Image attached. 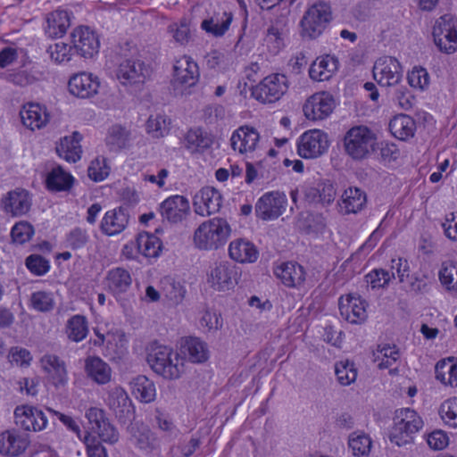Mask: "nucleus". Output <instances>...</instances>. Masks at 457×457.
<instances>
[{
	"label": "nucleus",
	"mask_w": 457,
	"mask_h": 457,
	"mask_svg": "<svg viewBox=\"0 0 457 457\" xmlns=\"http://www.w3.org/2000/svg\"><path fill=\"white\" fill-rule=\"evenodd\" d=\"M145 356L151 370L165 379H178L185 372L184 359L170 345L153 341L145 348Z\"/></svg>",
	"instance_id": "1"
},
{
	"label": "nucleus",
	"mask_w": 457,
	"mask_h": 457,
	"mask_svg": "<svg viewBox=\"0 0 457 457\" xmlns=\"http://www.w3.org/2000/svg\"><path fill=\"white\" fill-rule=\"evenodd\" d=\"M425 427L420 413L410 407H402L394 411L388 437L397 446H406L414 443L415 438Z\"/></svg>",
	"instance_id": "2"
},
{
	"label": "nucleus",
	"mask_w": 457,
	"mask_h": 457,
	"mask_svg": "<svg viewBox=\"0 0 457 457\" xmlns=\"http://www.w3.org/2000/svg\"><path fill=\"white\" fill-rule=\"evenodd\" d=\"M232 233L229 223L222 218L203 221L194 231L193 244L202 251H215L223 247Z\"/></svg>",
	"instance_id": "3"
},
{
	"label": "nucleus",
	"mask_w": 457,
	"mask_h": 457,
	"mask_svg": "<svg viewBox=\"0 0 457 457\" xmlns=\"http://www.w3.org/2000/svg\"><path fill=\"white\" fill-rule=\"evenodd\" d=\"M345 154L353 161L368 159L377 149L378 138L375 132L365 125H355L344 135Z\"/></svg>",
	"instance_id": "4"
},
{
	"label": "nucleus",
	"mask_w": 457,
	"mask_h": 457,
	"mask_svg": "<svg viewBox=\"0 0 457 457\" xmlns=\"http://www.w3.org/2000/svg\"><path fill=\"white\" fill-rule=\"evenodd\" d=\"M239 269L228 261H220L210 265L206 271V286L213 292L229 294L241 280Z\"/></svg>",
	"instance_id": "5"
},
{
	"label": "nucleus",
	"mask_w": 457,
	"mask_h": 457,
	"mask_svg": "<svg viewBox=\"0 0 457 457\" xmlns=\"http://www.w3.org/2000/svg\"><path fill=\"white\" fill-rule=\"evenodd\" d=\"M234 152L248 159L263 155V143L259 130L251 125H242L235 129L229 138Z\"/></svg>",
	"instance_id": "6"
},
{
	"label": "nucleus",
	"mask_w": 457,
	"mask_h": 457,
	"mask_svg": "<svg viewBox=\"0 0 457 457\" xmlns=\"http://www.w3.org/2000/svg\"><path fill=\"white\" fill-rule=\"evenodd\" d=\"M332 20L329 4L318 2L311 5L300 21V34L307 39H316L322 35Z\"/></svg>",
	"instance_id": "7"
},
{
	"label": "nucleus",
	"mask_w": 457,
	"mask_h": 457,
	"mask_svg": "<svg viewBox=\"0 0 457 457\" xmlns=\"http://www.w3.org/2000/svg\"><path fill=\"white\" fill-rule=\"evenodd\" d=\"M338 104L339 101L333 93L320 90L306 97L302 105V112L309 121H322L333 114Z\"/></svg>",
	"instance_id": "8"
},
{
	"label": "nucleus",
	"mask_w": 457,
	"mask_h": 457,
	"mask_svg": "<svg viewBox=\"0 0 457 457\" xmlns=\"http://www.w3.org/2000/svg\"><path fill=\"white\" fill-rule=\"evenodd\" d=\"M85 417L88 421L85 436H92L96 440L111 445L118 442L119 432L106 417L105 411L102 408L90 407L87 409Z\"/></svg>",
	"instance_id": "9"
},
{
	"label": "nucleus",
	"mask_w": 457,
	"mask_h": 457,
	"mask_svg": "<svg viewBox=\"0 0 457 457\" xmlns=\"http://www.w3.org/2000/svg\"><path fill=\"white\" fill-rule=\"evenodd\" d=\"M289 81L286 75L272 73L264 77L251 90L252 96L262 104L278 101L288 90Z\"/></svg>",
	"instance_id": "10"
},
{
	"label": "nucleus",
	"mask_w": 457,
	"mask_h": 457,
	"mask_svg": "<svg viewBox=\"0 0 457 457\" xmlns=\"http://www.w3.org/2000/svg\"><path fill=\"white\" fill-rule=\"evenodd\" d=\"M162 250V243L156 235L141 232L123 245L121 254L127 260H137L139 256L154 259L160 256Z\"/></svg>",
	"instance_id": "11"
},
{
	"label": "nucleus",
	"mask_w": 457,
	"mask_h": 457,
	"mask_svg": "<svg viewBox=\"0 0 457 457\" xmlns=\"http://www.w3.org/2000/svg\"><path fill=\"white\" fill-rule=\"evenodd\" d=\"M96 339L95 345L103 346V354L112 361H118L128 353V340L125 334L119 328L104 331L102 328H94Z\"/></svg>",
	"instance_id": "12"
},
{
	"label": "nucleus",
	"mask_w": 457,
	"mask_h": 457,
	"mask_svg": "<svg viewBox=\"0 0 457 457\" xmlns=\"http://www.w3.org/2000/svg\"><path fill=\"white\" fill-rule=\"evenodd\" d=\"M374 80L382 87H394L399 85L403 77V68L400 61L390 55L378 57L372 69Z\"/></svg>",
	"instance_id": "13"
},
{
	"label": "nucleus",
	"mask_w": 457,
	"mask_h": 457,
	"mask_svg": "<svg viewBox=\"0 0 457 457\" xmlns=\"http://www.w3.org/2000/svg\"><path fill=\"white\" fill-rule=\"evenodd\" d=\"M433 41L437 49L446 54L457 52V19L451 15L440 17L434 25Z\"/></svg>",
	"instance_id": "14"
},
{
	"label": "nucleus",
	"mask_w": 457,
	"mask_h": 457,
	"mask_svg": "<svg viewBox=\"0 0 457 457\" xmlns=\"http://www.w3.org/2000/svg\"><path fill=\"white\" fill-rule=\"evenodd\" d=\"M13 423L26 432H41L48 426L46 413L37 406L21 403L13 410Z\"/></svg>",
	"instance_id": "15"
},
{
	"label": "nucleus",
	"mask_w": 457,
	"mask_h": 457,
	"mask_svg": "<svg viewBox=\"0 0 457 457\" xmlns=\"http://www.w3.org/2000/svg\"><path fill=\"white\" fill-rule=\"evenodd\" d=\"M329 145L330 140L327 132L320 129H312L299 137L297 153L304 159H314L326 154Z\"/></svg>",
	"instance_id": "16"
},
{
	"label": "nucleus",
	"mask_w": 457,
	"mask_h": 457,
	"mask_svg": "<svg viewBox=\"0 0 457 457\" xmlns=\"http://www.w3.org/2000/svg\"><path fill=\"white\" fill-rule=\"evenodd\" d=\"M199 79L197 63L189 55L177 58L173 63L172 85L181 94L195 86Z\"/></svg>",
	"instance_id": "17"
},
{
	"label": "nucleus",
	"mask_w": 457,
	"mask_h": 457,
	"mask_svg": "<svg viewBox=\"0 0 457 457\" xmlns=\"http://www.w3.org/2000/svg\"><path fill=\"white\" fill-rule=\"evenodd\" d=\"M287 197L284 192L270 191L263 194L255 204V214L262 220H274L287 210Z\"/></svg>",
	"instance_id": "18"
},
{
	"label": "nucleus",
	"mask_w": 457,
	"mask_h": 457,
	"mask_svg": "<svg viewBox=\"0 0 457 457\" xmlns=\"http://www.w3.org/2000/svg\"><path fill=\"white\" fill-rule=\"evenodd\" d=\"M30 446L29 436L16 428H6L0 432V455L4 457H21Z\"/></svg>",
	"instance_id": "19"
},
{
	"label": "nucleus",
	"mask_w": 457,
	"mask_h": 457,
	"mask_svg": "<svg viewBox=\"0 0 457 457\" xmlns=\"http://www.w3.org/2000/svg\"><path fill=\"white\" fill-rule=\"evenodd\" d=\"M192 202L195 212L199 216L207 217L220 212L223 196L219 189L206 186L195 192Z\"/></svg>",
	"instance_id": "20"
},
{
	"label": "nucleus",
	"mask_w": 457,
	"mask_h": 457,
	"mask_svg": "<svg viewBox=\"0 0 457 457\" xmlns=\"http://www.w3.org/2000/svg\"><path fill=\"white\" fill-rule=\"evenodd\" d=\"M101 88L99 77L92 72L80 71L71 75L68 81L71 95L81 99H88L98 95Z\"/></svg>",
	"instance_id": "21"
},
{
	"label": "nucleus",
	"mask_w": 457,
	"mask_h": 457,
	"mask_svg": "<svg viewBox=\"0 0 457 457\" xmlns=\"http://www.w3.org/2000/svg\"><path fill=\"white\" fill-rule=\"evenodd\" d=\"M72 46L84 58H93L98 54L100 41L96 32L87 26L76 27L71 34Z\"/></svg>",
	"instance_id": "22"
},
{
	"label": "nucleus",
	"mask_w": 457,
	"mask_h": 457,
	"mask_svg": "<svg viewBox=\"0 0 457 457\" xmlns=\"http://www.w3.org/2000/svg\"><path fill=\"white\" fill-rule=\"evenodd\" d=\"M341 316L352 324H361L368 318V303L356 294H346L338 299Z\"/></svg>",
	"instance_id": "23"
},
{
	"label": "nucleus",
	"mask_w": 457,
	"mask_h": 457,
	"mask_svg": "<svg viewBox=\"0 0 457 457\" xmlns=\"http://www.w3.org/2000/svg\"><path fill=\"white\" fill-rule=\"evenodd\" d=\"M149 76V71L143 62L137 59L123 60L117 71L116 78L124 86L142 85Z\"/></svg>",
	"instance_id": "24"
},
{
	"label": "nucleus",
	"mask_w": 457,
	"mask_h": 457,
	"mask_svg": "<svg viewBox=\"0 0 457 457\" xmlns=\"http://www.w3.org/2000/svg\"><path fill=\"white\" fill-rule=\"evenodd\" d=\"M19 115L22 125L31 131L44 129L51 119L47 107L34 102L24 104L21 107Z\"/></svg>",
	"instance_id": "25"
},
{
	"label": "nucleus",
	"mask_w": 457,
	"mask_h": 457,
	"mask_svg": "<svg viewBox=\"0 0 457 457\" xmlns=\"http://www.w3.org/2000/svg\"><path fill=\"white\" fill-rule=\"evenodd\" d=\"M32 205V196L23 188H15L7 192L1 200L3 211L12 217L26 215Z\"/></svg>",
	"instance_id": "26"
},
{
	"label": "nucleus",
	"mask_w": 457,
	"mask_h": 457,
	"mask_svg": "<svg viewBox=\"0 0 457 457\" xmlns=\"http://www.w3.org/2000/svg\"><path fill=\"white\" fill-rule=\"evenodd\" d=\"M40 367L46 374V382L55 388L64 387L69 376L65 362L54 354H45L39 361Z\"/></svg>",
	"instance_id": "27"
},
{
	"label": "nucleus",
	"mask_w": 457,
	"mask_h": 457,
	"mask_svg": "<svg viewBox=\"0 0 457 457\" xmlns=\"http://www.w3.org/2000/svg\"><path fill=\"white\" fill-rule=\"evenodd\" d=\"M161 216L170 223L183 221L190 213L188 199L181 195H173L164 199L159 206Z\"/></svg>",
	"instance_id": "28"
},
{
	"label": "nucleus",
	"mask_w": 457,
	"mask_h": 457,
	"mask_svg": "<svg viewBox=\"0 0 457 457\" xmlns=\"http://www.w3.org/2000/svg\"><path fill=\"white\" fill-rule=\"evenodd\" d=\"M275 277L287 287L300 289L306 281V271L297 262H281L274 267Z\"/></svg>",
	"instance_id": "29"
},
{
	"label": "nucleus",
	"mask_w": 457,
	"mask_h": 457,
	"mask_svg": "<svg viewBox=\"0 0 457 457\" xmlns=\"http://www.w3.org/2000/svg\"><path fill=\"white\" fill-rule=\"evenodd\" d=\"M230 260L239 264H252L257 262L260 253L257 246L246 238H235L228 247Z\"/></svg>",
	"instance_id": "30"
},
{
	"label": "nucleus",
	"mask_w": 457,
	"mask_h": 457,
	"mask_svg": "<svg viewBox=\"0 0 457 457\" xmlns=\"http://www.w3.org/2000/svg\"><path fill=\"white\" fill-rule=\"evenodd\" d=\"M179 354L192 363L205 362L210 357L208 345L199 337H187L181 339Z\"/></svg>",
	"instance_id": "31"
},
{
	"label": "nucleus",
	"mask_w": 457,
	"mask_h": 457,
	"mask_svg": "<svg viewBox=\"0 0 457 457\" xmlns=\"http://www.w3.org/2000/svg\"><path fill=\"white\" fill-rule=\"evenodd\" d=\"M102 399L105 405L116 414L129 412L132 402L127 391L120 385H112L103 391Z\"/></svg>",
	"instance_id": "32"
},
{
	"label": "nucleus",
	"mask_w": 457,
	"mask_h": 457,
	"mask_svg": "<svg viewBox=\"0 0 457 457\" xmlns=\"http://www.w3.org/2000/svg\"><path fill=\"white\" fill-rule=\"evenodd\" d=\"M339 67L338 59L332 54L318 56L311 64L309 77L316 82L329 80L337 71Z\"/></svg>",
	"instance_id": "33"
},
{
	"label": "nucleus",
	"mask_w": 457,
	"mask_h": 457,
	"mask_svg": "<svg viewBox=\"0 0 457 457\" xmlns=\"http://www.w3.org/2000/svg\"><path fill=\"white\" fill-rule=\"evenodd\" d=\"M129 221V214L122 208L107 211L102 218L100 229L108 237H114L125 230Z\"/></svg>",
	"instance_id": "34"
},
{
	"label": "nucleus",
	"mask_w": 457,
	"mask_h": 457,
	"mask_svg": "<svg viewBox=\"0 0 457 457\" xmlns=\"http://www.w3.org/2000/svg\"><path fill=\"white\" fill-rule=\"evenodd\" d=\"M81 140L82 136L77 131L62 137L56 145V153L59 157L72 163L79 161L82 155Z\"/></svg>",
	"instance_id": "35"
},
{
	"label": "nucleus",
	"mask_w": 457,
	"mask_h": 457,
	"mask_svg": "<svg viewBox=\"0 0 457 457\" xmlns=\"http://www.w3.org/2000/svg\"><path fill=\"white\" fill-rule=\"evenodd\" d=\"M129 440L139 450L150 453L157 447V441L149 428L138 421L132 422L128 428Z\"/></svg>",
	"instance_id": "36"
},
{
	"label": "nucleus",
	"mask_w": 457,
	"mask_h": 457,
	"mask_svg": "<svg viewBox=\"0 0 457 457\" xmlns=\"http://www.w3.org/2000/svg\"><path fill=\"white\" fill-rule=\"evenodd\" d=\"M85 372L87 377L97 385L108 384L112 377L110 365L96 356H89L85 360Z\"/></svg>",
	"instance_id": "37"
},
{
	"label": "nucleus",
	"mask_w": 457,
	"mask_h": 457,
	"mask_svg": "<svg viewBox=\"0 0 457 457\" xmlns=\"http://www.w3.org/2000/svg\"><path fill=\"white\" fill-rule=\"evenodd\" d=\"M105 284L107 288L118 298L130 288L132 277L130 272L124 268H113L107 272Z\"/></svg>",
	"instance_id": "38"
},
{
	"label": "nucleus",
	"mask_w": 457,
	"mask_h": 457,
	"mask_svg": "<svg viewBox=\"0 0 457 457\" xmlns=\"http://www.w3.org/2000/svg\"><path fill=\"white\" fill-rule=\"evenodd\" d=\"M71 25L70 15L64 10H55L46 17L45 33L52 38L62 37Z\"/></svg>",
	"instance_id": "39"
},
{
	"label": "nucleus",
	"mask_w": 457,
	"mask_h": 457,
	"mask_svg": "<svg viewBox=\"0 0 457 457\" xmlns=\"http://www.w3.org/2000/svg\"><path fill=\"white\" fill-rule=\"evenodd\" d=\"M435 378L444 386L457 387V357L439 360L435 366Z\"/></svg>",
	"instance_id": "40"
},
{
	"label": "nucleus",
	"mask_w": 457,
	"mask_h": 457,
	"mask_svg": "<svg viewBox=\"0 0 457 457\" xmlns=\"http://www.w3.org/2000/svg\"><path fill=\"white\" fill-rule=\"evenodd\" d=\"M131 395L140 403H153L157 395L155 384L144 375L133 378L129 382Z\"/></svg>",
	"instance_id": "41"
},
{
	"label": "nucleus",
	"mask_w": 457,
	"mask_h": 457,
	"mask_svg": "<svg viewBox=\"0 0 457 457\" xmlns=\"http://www.w3.org/2000/svg\"><path fill=\"white\" fill-rule=\"evenodd\" d=\"M232 20V14L224 12L221 14H214L204 19L201 22L200 27L206 34L214 37H220L228 30Z\"/></svg>",
	"instance_id": "42"
},
{
	"label": "nucleus",
	"mask_w": 457,
	"mask_h": 457,
	"mask_svg": "<svg viewBox=\"0 0 457 457\" xmlns=\"http://www.w3.org/2000/svg\"><path fill=\"white\" fill-rule=\"evenodd\" d=\"M391 134L397 139L406 141L415 135V120L407 114H397L389 122Z\"/></svg>",
	"instance_id": "43"
},
{
	"label": "nucleus",
	"mask_w": 457,
	"mask_h": 457,
	"mask_svg": "<svg viewBox=\"0 0 457 457\" xmlns=\"http://www.w3.org/2000/svg\"><path fill=\"white\" fill-rule=\"evenodd\" d=\"M171 128V119L162 113L150 115L145 125V133L153 139H161L169 136Z\"/></svg>",
	"instance_id": "44"
},
{
	"label": "nucleus",
	"mask_w": 457,
	"mask_h": 457,
	"mask_svg": "<svg viewBox=\"0 0 457 457\" xmlns=\"http://www.w3.org/2000/svg\"><path fill=\"white\" fill-rule=\"evenodd\" d=\"M366 202V194L361 188L350 187L344 191L339 205L345 213H357Z\"/></svg>",
	"instance_id": "45"
},
{
	"label": "nucleus",
	"mask_w": 457,
	"mask_h": 457,
	"mask_svg": "<svg viewBox=\"0 0 457 457\" xmlns=\"http://www.w3.org/2000/svg\"><path fill=\"white\" fill-rule=\"evenodd\" d=\"M167 32L173 43L180 46H186L192 37L190 19L183 17L177 21L171 22L167 28Z\"/></svg>",
	"instance_id": "46"
},
{
	"label": "nucleus",
	"mask_w": 457,
	"mask_h": 457,
	"mask_svg": "<svg viewBox=\"0 0 457 457\" xmlns=\"http://www.w3.org/2000/svg\"><path fill=\"white\" fill-rule=\"evenodd\" d=\"M372 439L364 431L352 432L348 436V447L355 457H368L372 448Z\"/></svg>",
	"instance_id": "47"
},
{
	"label": "nucleus",
	"mask_w": 457,
	"mask_h": 457,
	"mask_svg": "<svg viewBox=\"0 0 457 457\" xmlns=\"http://www.w3.org/2000/svg\"><path fill=\"white\" fill-rule=\"evenodd\" d=\"M180 144L189 153L195 154L208 148L210 140L201 129H191L184 135Z\"/></svg>",
	"instance_id": "48"
},
{
	"label": "nucleus",
	"mask_w": 457,
	"mask_h": 457,
	"mask_svg": "<svg viewBox=\"0 0 457 457\" xmlns=\"http://www.w3.org/2000/svg\"><path fill=\"white\" fill-rule=\"evenodd\" d=\"M438 279L446 291L457 295V262H444L438 270Z\"/></svg>",
	"instance_id": "49"
},
{
	"label": "nucleus",
	"mask_w": 457,
	"mask_h": 457,
	"mask_svg": "<svg viewBox=\"0 0 457 457\" xmlns=\"http://www.w3.org/2000/svg\"><path fill=\"white\" fill-rule=\"evenodd\" d=\"M73 177L61 167L53 169L46 177V186L53 191L68 190L72 183Z\"/></svg>",
	"instance_id": "50"
},
{
	"label": "nucleus",
	"mask_w": 457,
	"mask_h": 457,
	"mask_svg": "<svg viewBox=\"0 0 457 457\" xmlns=\"http://www.w3.org/2000/svg\"><path fill=\"white\" fill-rule=\"evenodd\" d=\"M65 332L68 338L73 342L84 340L88 333L86 317L77 314L70 318L67 320Z\"/></svg>",
	"instance_id": "51"
},
{
	"label": "nucleus",
	"mask_w": 457,
	"mask_h": 457,
	"mask_svg": "<svg viewBox=\"0 0 457 457\" xmlns=\"http://www.w3.org/2000/svg\"><path fill=\"white\" fill-rule=\"evenodd\" d=\"M399 356V351L395 345H381L374 352V361L380 370L389 369L396 362Z\"/></svg>",
	"instance_id": "52"
},
{
	"label": "nucleus",
	"mask_w": 457,
	"mask_h": 457,
	"mask_svg": "<svg viewBox=\"0 0 457 457\" xmlns=\"http://www.w3.org/2000/svg\"><path fill=\"white\" fill-rule=\"evenodd\" d=\"M55 298L53 292L38 290L31 293L29 307L38 312H49L54 310Z\"/></svg>",
	"instance_id": "53"
},
{
	"label": "nucleus",
	"mask_w": 457,
	"mask_h": 457,
	"mask_svg": "<svg viewBox=\"0 0 457 457\" xmlns=\"http://www.w3.org/2000/svg\"><path fill=\"white\" fill-rule=\"evenodd\" d=\"M105 141L112 149L125 148L130 141V131L120 124L112 125L108 129Z\"/></svg>",
	"instance_id": "54"
},
{
	"label": "nucleus",
	"mask_w": 457,
	"mask_h": 457,
	"mask_svg": "<svg viewBox=\"0 0 457 457\" xmlns=\"http://www.w3.org/2000/svg\"><path fill=\"white\" fill-rule=\"evenodd\" d=\"M438 415L443 424L449 428H457V396L443 401L438 408Z\"/></svg>",
	"instance_id": "55"
},
{
	"label": "nucleus",
	"mask_w": 457,
	"mask_h": 457,
	"mask_svg": "<svg viewBox=\"0 0 457 457\" xmlns=\"http://www.w3.org/2000/svg\"><path fill=\"white\" fill-rule=\"evenodd\" d=\"M409 86L416 91L425 92L430 85V75L427 69L414 66L407 73Z\"/></svg>",
	"instance_id": "56"
},
{
	"label": "nucleus",
	"mask_w": 457,
	"mask_h": 457,
	"mask_svg": "<svg viewBox=\"0 0 457 457\" xmlns=\"http://www.w3.org/2000/svg\"><path fill=\"white\" fill-rule=\"evenodd\" d=\"M111 172V165L108 159L98 155L91 160L87 168V175L90 179L101 182L106 179Z\"/></svg>",
	"instance_id": "57"
},
{
	"label": "nucleus",
	"mask_w": 457,
	"mask_h": 457,
	"mask_svg": "<svg viewBox=\"0 0 457 457\" xmlns=\"http://www.w3.org/2000/svg\"><path fill=\"white\" fill-rule=\"evenodd\" d=\"M6 358L12 366L21 369L29 368L33 361V355L30 351L21 346H12Z\"/></svg>",
	"instance_id": "58"
},
{
	"label": "nucleus",
	"mask_w": 457,
	"mask_h": 457,
	"mask_svg": "<svg viewBox=\"0 0 457 457\" xmlns=\"http://www.w3.org/2000/svg\"><path fill=\"white\" fill-rule=\"evenodd\" d=\"M335 374L342 386H349L356 380L357 370L349 361H340L335 365Z\"/></svg>",
	"instance_id": "59"
},
{
	"label": "nucleus",
	"mask_w": 457,
	"mask_h": 457,
	"mask_svg": "<svg viewBox=\"0 0 457 457\" xmlns=\"http://www.w3.org/2000/svg\"><path fill=\"white\" fill-rule=\"evenodd\" d=\"M35 234V228L29 221L16 222L11 229V237L13 243L24 245L31 240Z\"/></svg>",
	"instance_id": "60"
},
{
	"label": "nucleus",
	"mask_w": 457,
	"mask_h": 457,
	"mask_svg": "<svg viewBox=\"0 0 457 457\" xmlns=\"http://www.w3.org/2000/svg\"><path fill=\"white\" fill-rule=\"evenodd\" d=\"M47 53L53 62L58 64L68 62L72 58V46L64 42H56L47 48Z\"/></svg>",
	"instance_id": "61"
},
{
	"label": "nucleus",
	"mask_w": 457,
	"mask_h": 457,
	"mask_svg": "<svg viewBox=\"0 0 457 457\" xmlns=\"http://www.w3.org/2000/svg\"><path fill=\"white\" fill-rule=\"evenodd\" d=\"M199 325L205 331H217L223 325L221 315L216 311L206 309L201 313Z\"/></svg>",
	"instance_id": "62"
},
{
	"label": "nucleus",
	"mask_w": 457,
	"mask_h": 457,
	"mask_svg": "<svg viewBox=\"0 0 457 457\" xmlns=\"http://www.w3.org/2000/svg\"><path fill=\"white\" fill-rule=\"evenodd\" d=\"M27 269L36 276H43L50 270V262L39 254H31L25 262Z\"/></svg>",
	"instance_id": "63"
},
{
	"label": "nucleus",
	"mask_w": 457,
	"mask_h": 457,
	"mask_svg": "<svg viewBox=\"0 0 457 457\" xmlns=\"http://www.w3.org/2000/svg\"><path fill=\"white\" fill-rule=\"evenodd\" d=\"M426 441L429 448L433 450H443L449 445V436L443 429H435L426 435Z\"/></svg>",
	"instance_id": "64"
}]
</instances>
